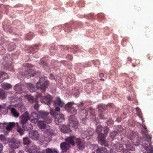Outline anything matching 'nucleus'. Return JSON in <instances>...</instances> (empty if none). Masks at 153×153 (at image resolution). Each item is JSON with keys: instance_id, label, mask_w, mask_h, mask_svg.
Listing matches in <instances>:
<instances>
[{"instance_id": "f257e3e1", "label": "nucleus", "mask_w": 153, "mask_h": 153, "mask_svg": "<svg viewBox=\"0 0 153 153\" xmlns=\"http://www.w3.org/2000/svg\"><path fill=\"white\" fill-rule=\"evenodd\" d=\"M142 125L143 129L141 131L142 133L144 135V138L145 139L144 143L147 146H144L146 151L144 153H153V147L151 145L152 136L148 134V131L146 126L144 124L142 123Z\"/></svg>"}, {"instance_id": "f03ea898", "label": "nucleus", "mask_w": 153, "mask_h": 153, "mask_svg": "<svg viewBox=\"0 0 153 153\" xmlns=\"http://www.w3.org/2000/svg\"><path fill=\"white\" fill-rule=\"evenodd\" d=\"M69 124L68 125H63L60 127L61 131L63 133H69L71 131V130L69 128V126H72L74 128H77L78 123L75 116H71L69 117Z\"/></svg>"}, {"instance_id": "7ed1b4c3", "label": "nucleus", "mask_w": 153, "mask_h": 153, "mask_svg": "<svg viewBox=\"0 0 153 153\" xmlns=\"http://www.w3.org/2000/svg\"><path fill=\"white\" fill-rule=\"evenodd\" d=\"M39 113L37 114L36 112H33L32 113L31 116L30 117V115L28 112L26 111L20 117V123L22 125H24L26 124L27 121L30 118H39Z\"/></svg>"}, {"instance_id": "20e7f679", "label": "nucleus", "mask_w": 153, "mask_h": 153, "mask_svg": "<svg viewBox=\"0 0 153 153\" xmlns=\"http://www.w3.org/2000/svg\"><path fill=\"white\" fill-rule=\"evenodd\" d=\"M45 76L42 77L36 83V87L38 90H40L43 93H45L49 85V82L46 81Z\"/></svg>"}, {"instance_id": "39448f33", "label": "nucleus", "mask_w": 153, "mask_h": 153, "mask_svg": "<svg viewBox=\"0 0 153 153\" xmlns=\"http://www.w3.org/2000/svg\"><path fill=\"white\" fill-rule=\"evenodd\" d=\"M109 131V129L107 127H105L103 128L104 134L101 133L98 135V138L101 145L105 146H108V142L105 140V138Z\"/></svg>"}, {"instance_id": "423d86ee", "label": "nucleus", "mask_w": 153, "mask_h": 153, "mask_svg": "<svg viewBox=\"0 0 153 153\" xmlns=\"http://www.w3.org/2000/svg\"><path fill=\"white\" fill-rule=\"evenodd\" d=\"M36 97L37 98H40V101L42 103L49 105L53 101L52 97L50 95L42 96L41 94L36 93Z\"/></svg>"}, {"instance_id": "0eeeda50", "label": "nucleus", "mask_w": 153, "mask_h": 153, "mask_svg": "<svg viewBox=\"0 0 153 153\" xmlns=\"http://www.w3.org/2000/svg\"><path fill=\"white\" fill-rule=\"evenodd\" d=\"M51 114L52 115L55 116L54 121L56 125H59L65 120V119L63 114H60L56 115L55 111L51 112Z\"/></svg>"}, {"instance_id": "6e6552de", "label": "nucleus", "mask_w": 153, "mask_h": 153, "mask_svg": "<svg viewBox=\"0 0 153 153\" xmlns=\"http://www.w3.org/2000/svg\"><path fill=\"white\" fill-rule=\"evenodd\" d=\"M74 103L70 102L68 103L65 106V109L69 112L73 114H76L77 112V109L74 107Z\"/></svg>"}, {"instance_id": "1a4fd4ad", "label": "nucleus", "mask_w": 153, "mask_h": 153, "mask_svg": "<svg viewBox=\"0 0 153 153\" xmlns=\"http://www.w3.org/2000/svg\"><path fill=\"white\" fill-rule=\"evenodd\" d=\"M24 65L27 68V70H28V71H27L25 73V75L26 77L29 78L34 76V71L33 70H31L33 66L31 64L27 63L25 64Z\"/></svg>"}, {"instance_id": "9d476101", "label": "nucleus", "mask_w": 153, "mask_h": 153, "mask_svg": "<svg viewBox=\"0 0 153 153\" xmlns=\"http://www.w3.org/2000/svg\"><path fill=\"white\" fill-rule=\"evenodd\" d=\"M40 148L34 145L26 146L25 151L29 153H36L39 151Z\"/></svg>"}, {"instance_id": "9b49d317", "label": "nucleus", "mask_w": 153, "mask_h": 153, "mask_svg": "<svg viewBox=\"0 0 153 153\" xmlns=\"http://www.w3.org/2000/svg\"><path fill=\"white\" fill-rule=\"evenodd\" d=\"M20 143L19 140L14 138L10 140L9 143V145L11 149H16L19 148Z\"/></svg>"}, {"instance_id": "f8f14e48", "label": "nucleus", "mask_w": 153, "mask_h": 153, "mask_svg": "<svg viewBox=\"0 0 153 153\" xmlns=\"http://www.w3.org/2000/svg\"><path fill=\"white\" fill-rule=\"evenodd\" d=\"M138 133L136 131H133L132 132L131 136V137L129 138V140H127L125 141V145L126 146L127 149L128 150H131V149L130 147V146H131L132 145L130 143V142H131L132 141V140H133V139H134L135 137H137V135Z\"/></svg>"}, {"instance_id": "ddd939ff", "label": "nucleus", "mask_w": 153, "mask_h": 153, "mask_svg": "<svg viewBox=\"0 0 153 153\" xmlns=\"http://www.w3.org/2000/svg\"><path fill=\"white\" fill-rule=\"evenodd\" d=\"M27 98L29 101L31 103L35 102V103L34 106V109L37 111L39 110V105L38 104V102L36 99H34L33 96L30 95H28L27 96Z\"/></svg>"}, {"instance_id": "4468645a", "label": "nucleus", "mask_w": 153, "mask_h": 153, "mask_svg": "<svg viewBox=\"0 0 153 153\" xmlns=\"http://www.w3.org/2000/svg\"><path fill=\"white\" fill-rule=\"evenodd\" d=\"M94 134L93 131L92 130H87L85 131H82V132L81 135L83 139H85L87 137L92 136Z\"/></svg>"}, {"instance_id": "2eb2a0df", "label": "nucleus", "mask_w": 153, "mask_h": 153, "mask_svg": "<svg viewBox=\"0 0 153 153\" xmlns=\"http://www.w3.org/2000/svg\"><path fill=\"white\" fill-rule=\"evenodd\" d=\"M60 147L63 153L66 152L70 148V146L68 143L65 142L61 143L60 144Z\"/></svg>"}, {"instance_id": "dca6fc26", "label": "nucleus", "mask_w": 153, "mask_h": 153, "mask_svg": "<svg viewBox=\"0 0 153 153\" xmlns=\"http://www.w3.org/2000/svg\"><path fill=\"white\" fill-rule=\"evenodd\" d=\"M88 115L87 110L85 109H81L79 111V117L80 119L84 120Z\"/></svg>"}, {"instance_id": "f3484780", "label": "nucleus", "mask_w": 153, "mask_h": 153, "mask_svg": "<svg viewBox=\"0 0 153 153\" xmlns=\"http://www.w3.org/2000/svg\"><path fill=\"white\" fill-rule=\"evenodd\" d=\"M75 139L76 137L74 136H71L67 137L65 139L66 143L69 144H71L72 146H74L75 144Z\"/></svg>"}, {"instance_id": "a211bd4d", "label": "nucleus", "mask_w": 153, "mask_h": 153, "mask_svg": "<svg viewBox=\"0 0 153 153\" xmlns=\"http://www.w3.org/2000/svg\"><path fill=\"white\" fill-rule=\"evenodd\" d=\"M8 109L10 110L11 114L15 117H18L19 116V114L17 111L16 109L13 107L12 106L10 105L8 106Z\"/></svg>"}, {"instance_id": "6ab92c4d", "label": "nucleus", "mask_w": 153, "mask_h": 153, "mask_svg": "<svg viewBox=\"0 0 153 153\" xmlns=\"http://www.w3.org/2000/svg\"><path fill=\"white\" fill-rule=\"evenodd\" d=\"M29 136L30 138L34 140H36L39 137V135L37 131H30L29 134Z\"/></svg>"}, {"instance_id": "aec40b11", "label": "nucleus", "mask_w": 153, "mask_h": 153, "mask_svg": "<svg viewBox=\"0 0 153 153\" xmlns=\"http://www.w3.org/2000/svg\"><path fill=\"white\" fill-rule=\"evenodd\" d=\"M14 89L16 93L21 94L24 92L22 86L19 84L16 85L14 87Z\"/></svg>"}, {"instance_id": "412c9836", "label": "nucleus", "mask_w": 153, "mask_h": 153, "mask_svg": "<svg viewBox=\"0 0 153 153\" xmlns=\"http://www.w3.org/2000/svg\"><path fill=\"white\" fill-rule=\"evenodd\" d=\"M114 146L115 147L116 151L117 152H121L123 149V147L122 144L118 142H117L114 145Z\"/></svg>"}, {"instance_id": "4be33fe9", "label": "nucleus", "mask_w": 153, "mask_h": 153, "mask_svg": "<svg viewBox=\"0 0 153 153\" xmlns=\"http://www.w3.org/2000/svg\"><path fill=\"white\" fill-rule=\"evenodd\" d=\"M41 45L37 44L33 46H30L29 48V51L31 53H34L36 52L38 50V47Z\"/></svg>"}, {"instance_id": "5701e85b", "label": "nucleus", "mask_w": 153, "mask_h": 153, "mask_svg": "<svg viewBox=\"0 0 153 153\" xmlns=\"http://www.w3.org/2000/svg\"><path fill=\"white\" fill-rule=\"evenodd\" d=\"M64 104V102H62L59 98H57L56 100L54 101L53 105L55 107L57 106L62 107Z\"/></svg>"}, {"instance_id": "b1692460", "label": "nucleus", "mask_w": 153, "mask_h": 153, "mask_svg": "<svg viewBox=\"0 0 153 153\" xmlns=\"http://www.w3.org/2000/svg\"><path fill=\"white\" fill-rule=\"evenodd\" d=\"M75 143H76L78 148L80 149H82L84 148V146L81 142V141L79 138H77L76 137Z\"/></svg>"}, {"instance_id": "393cba45", "label": "nucleus", "mask_w": 153, "mask_h": 153, "mask_svg": "<svg viewBox=\"0 0 153 153\" xmlns=\"http://www.w3.org/2000/svg\"><path fill=\"white\" fill-rule=\"evenodd\" d=\"M9 110L8 106H6V104L2 105V106L0 109L1 112L4 114H7L8 113V111Z\"/></svg>"}, {"instance_id": "a878e982", "label": "nucleus", "mask_w": 153, "mask_h": 153, "mask_svg": "<svg viewBox=\"0 0 153 153\" xmlns=\"http://www.w3.org/2000/svg\"><path fill=\"white\" fill-rule=\"evenodd\" d=\"M39 116L44 118L49 114V112L44 110H41L38 111Z\"/></svg>"}, {"instance_id": "bb28decb", "label": "nucleus", "mask_w": 153, "mask_h": 153, "mask_svg": "<svg viewBox=\"0 0 153 153\" xmlns=\"http://www.w3.org/2000/svg\"><path fill=\"white\" fill-rule=\"evenodd\" d=\"M94 83L91 81L90 83H87L85 87V89L86 90H88L89 92L92 90L94 88Z\"/></svg>"}, {"instance_id": "cd10ccee", "label": "nucleus", "mask_w": 153, "mask_h": 153, "mask_svg": "<svg viewBox=\"0 0 153 153\" xmlns=\"http://www.w3.org/2000/svg\"><path fill=\"white\" fill-rule=\"evenodd\" d=\"M90 118L93 120H95L96 118L95 117V110L92 108H90Z\"/></svg>"}, {"instance_id": "c85d7f7f", "label": "nucleus", "mask_w": 153, "mask_h": 153, "mask_svg": "<svg viewBox=\"0 0 153 153\" xmlns=\"http://www.w3.org/2000/svg\"><path fill=\"white\" fill-rule=\"evenodd\" d=\"M96 152L97 153H108L107 149L104 147H99Z\"/></svg>"}, {"instance_id": "c756f323", "label": "nucleus", "mask_w": 153, "mask_h": 153, "mask_svg": "<svg viewBox=\"0 0 153 153\" xmlns=\"http://www.w3.org/2000/svg\"><path fill=\"white\" fill-rule=\"evenodd\" d=\"M37 125L41 129L45 128L46 126V124L44 121L39 120L38 122Z\"/></svg>"}, {"instance_id": "7c9ffc66", "label": "nucleus", "mask_w": 153, "mask_h": 153, "mask_svg": "<svg viewBox=\"0 0 153 153\" xmlns=\"http://www.w3.org/2000/svg\"><path fill=\"white\" fill-rule=\"evenodd\" d=\"M2 65L3 68L4 69H9L10 68L13 67L12 65L10 63H9L8 62H5V63L3 62Z\"/></svg>"}, {"instance_id": "2f4dec72", "label": "nucleus", "mask_w": 153, "mask_h": 153, "mask_svg": "<svg viewBox=\"0 0 153 153\" xmlns=\"http://www.w3.org/2000/svg\"><path fill=\"white\" fill-rule=\"evenodd\" d=\"M15 125V123L14 122H10L6 126V129L7 131H10L14 127Z\"/></svg>"}, {"instance_id": "473e14b6", "label": "nucleus", "mask_w": 153, "mask_h": 153, "mask_svg": "<svg viewBox=\"0 0 153 153\" xmlns=\"http://www.w3.org/2000/svg\"><path fill=\"white\" fill-rule=\"evenodd\" d=\"M7 74L4 72L0 71V83L2 82L4 80V79H6L7 78L4 76H7Z\"/></svg>"}, {"instance_id": "72a5a7b5", "label": "nucleus", "mask_w": 153, "mask_h": 153, "mask_svg": "<svg viewBox=\"0 0 153 153\" xmlns=\"http://www.w3.org/2000/svg\"><path fill=\"white\" fill-rule=\"evenodd\" d=\"M65 32H69L72 30V26L71 24H66L65 25L64 27Z\"/></svg>"}, {"instance_id": "f704fd0d", "label": "nucleus", "mask_w": 153, "mask_h": 153, "mask_svg": "<svg viewBox=\"0 0 153 153\" xmlns=\"http://www.w3.org/2000/svg\"><path fill=\"white\" fill-rule=\"evenodd\" d=\"M1 87L4 89L8 90L12 88L11 85L7 83H3L1 85Z\"/></svg>"}, {"instance_id": "c9c22d12", "label": "nucleus", "mask_w": 153, "mask_h": 153, "mask_svg": "<svg viewBox=\"0 0 153 153\" xmlns=\"http://www.w3.org/2000/svg\"><path fill=\"white\" fill-rule=\"evenodd\" d=\"M23 143L25 145L29 146L31 143V141L28 137H24L23 139Z\"/></svg>"}, {"instance_id": "e433bc0d", "label": "nucleus", "mask_w": 153, "mask_h": 153, "mask_svg": "<svg viewBox=\"0 0 153 153\" xmlns=\"http://www.w3.org/2000/svg\"><path fill=\"white\" fill-rule=\"evenodd\" d=\"M15 45L13 42L10 43L8 45V49L10 51H11L14 50L16 48Z\"/></svg>"}, {"instance_id": "4c0bfd02", "label": "nucleus", "mask_w": 153, "mask_h": 153, "mask_svg": "<svg viewBox=\"0 0 153 153\" xmlns=\"http://www.w3.org/2000/svg\"><path fill=\"white\" fill-rule=\"evenodd\" d=\"M46 153H58L57 152L54 150H53L50 148H48L46 149ZM36 153H45L44 152H39V151Z\"/></svg>"}, {"instance_id": "58836bf2", "label": "nucleus", "mask_w": 153, "mask_h": 153, "mask_svg": "<svg viewBox=\"0 0 153 153\" xmlns=\"http://www.w3.org/2000/svg\"><path fill=\"white\" fill-rule=\"evenodd\" d=\"M6 93L2 89H0V99H4L6 98Z\"/></svg>"}, {"instance_id": "ea45409f", "label": "nucleus", "mask_w": 153, "mask_h": 153, "mask_svg": "<svg viewBox=\"0 0 153 153\" xmlns=\"http://www.w3.org/2000/svg\"><path fill=\"white\" fill-rule=\"evenodd\" d=\"M102 130V126L101 125H99L97 126L96 128V131L97 133L99 134L101 133Z\"/></svg>"}, {"instance_id": "a19ab883", "label": "nucleus", "mask_w": 153, "mask_h": 153, "mask_svg": "<svg viewBox=\"0 0 153 153\" xmlns=\"http://www.w3.org/2000/svg\"><path fill=\"white\" fill-rule=\"evenodd\" d=\"M44 122L47 123H50L52 122V119L47 116L44 118Z\"/></svg>"}, {"instance_id": "79ce46f5", "label": "nucleus", "mask_w": 153, "mask_h": 153, "mask_svg": "<svg viewBox=\"0 0 153 153\" xmlns=\"http://www.w3.org/2000/svg\"><path fill=\"white\" fill-rule=\"evenodd\" d=\"M137 113L140 118H142V114L140 109L138 107L136 108Z\"/></svg>"}, {"instance_id": "37998d69", "label": "nucleus", "mask_w": 153, "mask_h": 153, "mask_svg": "<svg viewBox=\"0 0 153 153\" xmlns=\"http://www.w3.org/2000/svg\"><path fill=\"white\" fill-rule=\"evenodd\" d=\"M25 131V129H24L19 127L17 129V131L21 135H22L24 134Z\"/></svg>"}, {"instance_id": "c03bdc74", "label": "nucleus", "mask_w": 153, "mask_h": 153, "mask_svg": "<svg viewBox=\"0 0 153 153\" xmlns=\"http://www.w3.org/2000/svg\"><path fill=\"white\" fill-rule=\"evenodd\" d=\"M33 36V33L30 32L27 35L26 38L27 40H30L32 39Z\"/></svg>"}, {"instance_id": "a18cd8bd", "label": "nucleus", "mask_w": 153, "mask_h": 153, "mask_svg": "<svg viewBox=\"0 0 153 153\" xmlns=\"http://www.w3.org/2000/svg\"><path fill=\"white\" fill-rule=\"evenodd\" d=\"M5 53V50L1 45H0V54L2 55Z\"/></svg>"}, {"instance_id": "49530a36", "label": "nucleus", "mask_w": 153, "mask_h": 153, "mask_svg": "<svg viewBox=\"0 0 153 153\" xmlns=\"http://www.w3.org/2000/svg\"><path fill=\"white\" fill-rule=\"evenodd\" d=\"M84 103L82 102H80V104H79L77 106L78 107V109L79 110H81V109H83V108H84Z\"/></svg>"}, {"instance_id": "de8ad7c7", "label": "nucleus", "mask_w": 153, "mask_h": 153, "mask_svg": "<svg viewBox=\"0 0 153 153\" xmlns=\"http://www.w3.org/2000/svg\"><path fill=\"white\" fill-rule=\"evenodd\" d=\"M97 16L100 20L104 19L105 17L103 14H98Z\"/></svg>"}, {"instance_id": "09e8293b", "label": "nucleus", "mask_w": 153, "mask_h": 153, "mask_svg": "<svg viewBox=\"0 0 153 153\" xmlns=\"http://www.w3.org/2000/svg\"><path fill=\"white\" fill-rule=\"evenodd\" d=\"M110 137L113 140V139L116 135L115 132L114 131H112L110 133Z\"/></svg>"}, {"instance_id": "8fccbe9b", "label": "nucleus", "mask_w": 153, "mask_h": 153, "mask_svg": "<svg viewBox=\"0 0 153 153\" xmlns=\"http://www.w3.org/2000/svg\"><path fill=\"white\" fill-rule=\"evenodd\" d=\"M31 122L32 123H36L37 122H38V120L39 118H31Z\"/></svg>"}, {"instance_id": "3c124183", "label": "nucleus", "mask_w": 153, "mask_h": 153, "mask_svg": "<svg viewBox=\"0 0 153 153\" xmlns=\"http://www.w3.org/2000/svg\"><path fill=\"white\" fill-rule=\"evenodd\" d=\"M26 110V108L25 106H22L20 108V110L21 112H23Z\"/></svg>"}, {"instance_id": "603ef678", "label": "nucleus", "mask_w": 153, "mask_h": 153, "mask_svg": "<svg viewBox=\"0 0 153 153\" xmlns=\"http://www.w3.org/2000/svg\"><path fill=\"white\" fill-rule=\"evenodd\" d=\"M36 88L35 87L34 85L33 86V88L32 87L31 88H29V91L32 92H34L36 91Z\"/></svg>"}, {"instance_id": "864d4df0", "label": "nucleus", "mask_w": 153, "mask_h": 153, "mask_svg": "<svg viewBox=\"0 0 153 153\" xmlns=\"http://www.w3.org/2000/svg\"><path fill=\"white\" fill-rule=\"evenodd\" d=\"M34 85H33L32 84H27V88H28L29 90V88H31L33 87V86H34Z\"/></svg>"}, {"instance_id": "5fc2aeb1", "label": "nucleus", "mask_w": 153, "mask_h": 153, "mask_svg": "<svg viewBox=\"0 0 153 153\" xmlns=\"http://www.w3.org/2000/svg\"><path fill=\"white\" fill-rule=\"evenodd\" d=\"M33 128V126L31 124H29L27 125V130H30Z\"/></svg>"}, {"instance_id": "6e6d98bb", "label": "nucleus", "mask_w": 153, "mask_h": 153, "mask_svg": "<svg viewBox=\"0 0 153 153\" xmlns=\"http://www.w3.org/2000/svg\"><path fill=\"white\" fill-rule=\"evenodd\" d=\"M67 58L70 60H71L73 59V57L71 55H68L67 57Z\"/></svg>"}, {"instance_id": "4d7b16f0", "label": "nucleus", "mask_w": 153, "mask_h": 153, "mask_svg": "<svg viewBox=\"0 0 153 153\" xmlns=\"http://www.w3.org/2000/svg\"><path fill=\"white\" fill-rule=\"evenodd\" d=\"M41 65H42L43 66H47V63L45 62H43L42 60L41 61V63H40Z\"/></svg>"}, {"instance_id": "13d9d810", "label": "nucleus", "mask_w": 153, "mask_h": 153, "mask_svg": "<svg viewBox=\"0 0 153 153\" xmlns=\"http://www.w3.org/2000/svg\"><path fill=\"white\" fill-rule=\"evenodd\" d=\"M102 108V105H99L98 106V109L99 111V110L101 111Z\"/></svg>"}, {"instance_id": "bf43d9fd", "label": "nucleus", "mask_w": 153, "mask_h": 153, "mask_svg": "<svg viewBox=\"0 0 153 153\" xmlns=\"http://www.w3.org/2000/svg\"><path fill=\"white\" fill-rule=\"evenodd\" d=\"M49 78L50 79H54L53 78V75L52 74H50L49 75Z\"/></svg>"}, {"instance_id": "052dcab7", "label": "nucleus", "mask_w": 153, "mask_h": 153, "mask_svg": "<svg viewBox=\"0 0 153 153\" xmlns=\"http://www.w3.org/2000/svg\"><path fill=\"white\" fill-rule=\"evenodd\" d=\"M3 148V146L1 143H0V153L1 152Z\"/></svg>"}, {"instance_id": "680f3d73", "label": "nucleus", "mask_w": 153, "mask_h": 153, "mask_svg": "<svg viewBox=\"0 0 153 153\" xmlns=\"http://www.w3.org/2000/svg\"><path fill=\"white\" fill-rule=\"evenodd\" d=\"M14 149H11V150L10 151V153H16Z\"/></svg>"}, {"instance_id": "e2e57ef3", "label": "nucleus", "mask_w": 153, "mask_h": 153, "mask_svg": "<svg viewBox=\"0 0 153 153\" xmlns=\"http://www.w3.org/2000/svg\"><path fill=\"white\" fill-rule=\"evenodd\" d=\"M60 109L59 107H58L56 106V107L55 108L56 111H60Z\"/></svg>"}, {"instance_id": "0e129e2a", "label": "nucleus", "mask_w": 153, "mask_h": 153, "mask_svg": "<svg viewBox=\"0 0 153 153\" xmlns=\"http://www.w3.org/2000/svg\"><path fill=\"white\" fill-rule=\"evenodd\" d=\"M123 153H131L129 151L127 150H123Z\"/></svg>"}, {"instance_id": "69168bd1", "label": "nucleus", "mask_w": 153, "mask_h": 153, "mask_svg": "<svg viewBox=\"0 0 153 153\" xmlns=\"http://www.w3.org/2000/svg\"><path fill=\"white\" fill-rule=\"evenodd\" d=\"M104 75L103 73H100L99 74V76L100 77H102L104 76Z\"/></svg>"}, {"instance_id": "338daca9", "label": "nucleus", "mask_w": 153, "mask_h": 153, "mask_svg": "<svg viewBox=\"0 0 153 153\" xmlns=\"http://www.w3.org/2000/svg\"><path fill=\"white\" fill-rule=\"evenodd\" d=\"M128 100L130 101H132L133 100V99L132 98L131 99L130 97H128Z\"/></svg>"}, {"instance_id": "774afa93", "label": "nucleus", "mask_w": 153, "mask_h": 153, "mask_svg": "<svg viewBox=\"0 0 153 153\" xmlns=\"http://www.w3.org/2000/svg\"><path fill=\"white\" fill-rule=\"evenodd\" d=\"M18 153H24V152L22 150H20L19 151Z\"/></svg>"}]
</instances>
